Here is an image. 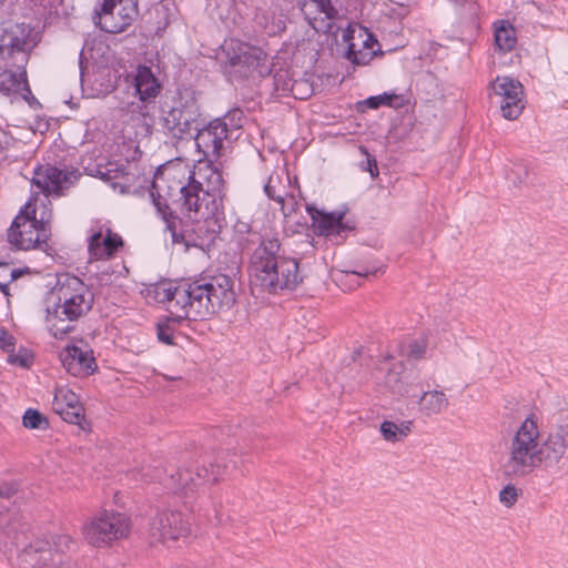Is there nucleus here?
<instances>
[{"label":"nucleus","instance_id":"obj_49","mask_svg":"<svg viewBox=\"0 0 568 568\" xmlns=\"http://www.w3.org/2000/svg\"><path fill=\"white\" fill-rule=\"evenodd\" d=\"M17 486L14 484H3L0 486V497L10 498L17 493Z\"/></svg>","mask_w":568,"mask_h":568},{"label":"nucleus","instance_id":"obj_21","mask_svg":"<svg viewBox=\"0 0 568 568\" xmlns=\"http://www.w3.org/2000/svg\"><path fill=\"white\" fill-rule=\"evenodd\" d=\"M62 363L67 371L74 376L92 374L97 368L92 351L82 349L75 345L65 348Z\"/></svg>","mask_w":568,"mask_h":568},{"label":"nucleus","instance_id":"obj_6","mask_svg":"<svg viewBox=\"0 0 568 568\" xmlns=\"http://www.w3.org/2000/svg\"><path fill=\"white\" fill-rule=\"evenodd\" d=\"M51 209L43 204V211L38 216L36 204L30 200L13 219L7 231L10 246L19 251L44 250L51 235Z\"/></svg>","mask_w":568,"mask_h":568},{"label":"nucleus","instance_id":"obj_53","mask_svg":"<svg viewBox=\"0 0 568 568\" xmlns=\"http://www.w3.org/2000/svg\"><path fill=\"white\" fill-rule=\"evenodd\" d=\"M353 274L358 275V276H367L369 274V272H353Z\"/></svg>","mask_w":568,"mask_h":568},{"label":"nucleus","instance_id":"obj_25","mask_svg":"<svg viewBox=\"0 0 568 568\" xmlns=\"http://www.w3.org/2000/svg\"><path fill=\"white\" fill-rule=\"evenodd\" d=\"M418 410L426 417L442 414L448 406V398L442 390H426L418 398Z\"/></svg>","mask_w":568,"mask_h":568},{"label":"nucleus","instance_id":"obj_35","mask_svg":"<svg viewBox=\"0 0 568 568\" xmlns=\"http://www.w3.org/2000/svg\"><path fill=\"white\" fill-rule=\"evenodd\" d=\"M22 423L24 427L30 429H45L49 426L44 415L32 408L26 410Z\"/></svg>","mask_w":568,"mask_h":568},{"label":"nucleus","instance_id":"obj_38","mask_svg":"<svg viewBox=\"0 0 568 568\" xmlns=\"http://www.w3.org/2000/svg\"><path fill=\"white\" fill-rule=\"evenodd\" d=\"M284 90H290L296 99H306L313 92L312 85L305 80H293L291 83H285Z\"/></svg>","mask_w":568,"mask_h":568},{"label":"nucleus","instance_id":"obj_22","mask_svg":"<svg viewBox=\"0 0 568 568\" xmlns=\"http://www.w3.org/2000/svg\"><path fill=\"white\" fill-rule=\"evenodd\" d=\"M306 210L320 235L341 234L348 230V226L343 222L345 215V212L343 211L325 213L324 211L311 205H307Z\"/></svg>","mask_w":568,"mask_h":568},{"label":"nucleus","instance_id":"obj_44","mask_svg":"<svg viewBox=\"0 0 568 568\" xmlns=\"http://www.w3.org/2000/svg\"><path fill=\"white\" fill-rule=\"evenodd\" d=\"M156 335L158 339L166 345H173V328L171 327L169 321L162 322L156 325Z\"/></svg>","mask_w":568,"mask_h":568},{"label":"nucleus","instance_id":"obj_39","mask_svg":"<svg viewBox=\"0 0 568 568\" xmlns=\"http://www.w3.org/2000/svg\"><path fill=\"white\" fill-rule=\"evenodd\" d=\"M521 494V489L508 484L499 491L498 499L505 507L510 508L517 503Z\"/></svg>","mask_w":568,"mask_h":568},{"label":"nucleus","instance_id":"obj_12","mask_svg":"<svg viewBox=\"0 0 568 568\" xmlns=\"http://www.w3.org/2000/svg\"><path fill=\"white\" fill-rule=\"evenodd\" d=\"M490 88L499 98L503 116L507 120H516L525 108L523 84L517 79L504 75L491 81Z\"/></svg>","mask_w":568,"mask_h":568},{"label":"nucleus","instance_id":"obj_13","mask_svg":"<svg viewBox=\"0 0 568 568\" xmlns=\"http://www.w3.org/2000/svg\"><path fill=\"white\" fill-rule=\"evenodd\" d=\"M301 11L308 24L322 33H335L336 22L342 20L331 0H300Z\"/></svg>","mask_w":568,"mask_h":568},{"label":"nucleus","instance_id":"obj_14","mask_svg":"<svg viewBox=\"0 0 568 568\" xmlns=\"http://www.w3.org/2000/svg\"><path fill=\"white\" fill-rule=\"evenodd\" d=\"M77 180L75 171L61 170L50 164L41 165L34 170L32 184L43 192L44 200L51 205L48 196L63 194V190L69 187Z\"/></svg>","mask_w":568,"mask_h":568},{"label":"nucleus","instance_id":"obj_23","mask_svg":"<svg viewBox=\"0 0 568 568\" xmlns=\"http://www.w3.org/2000/svg\"><path fill=\"white\" fill-rule=\"evenodd\" d=\"M133 87L139 100L151 104L154 103L162 89L159 79L146 65L138 67L133 75Z\"/></svg>","mask_w":568,"mask_h":568},{"label":"nucleus","instance_id":"obj_30","mask_svg":"<svg viewBox=\"0 0 568 568\" xmlns=\"http://www.w3.org/2000/svg\"><path fill=\"white\" fill-rule=\"evenodd\" d=\"M209 13L223 22H235L236 8L235 0H207Z\"/></svg>","mask_w":568,"mask_h":568},{"label":"nucleus","instance_id":"obj_24","mask_svg":"<svg viewBox=\"0 0 568 568\" xmlns=\"http://www.w3.org/2000/svg\"><path fill=\"white\" fill-rule=\"evenodd\" d=\"M404 364L402 362L393 364L387 368L384 383L393 393L404 397L415 396L413 389L417 387L413 382H407V377L403 376Z\"/></svg>","mask_w":568,"mask_h":568},{"label":"nucleus","instance_id":"obj_52","mask_svg":"<svg viewBox=\"0 0 568 568\" xmlns=\"http://www.w3.org/2000/svg\"><path fill=\"white\" fill-rule=\"evenodd\" d=\"M11 532H12V529H8L4 531V535L8 537V538H11L12 539V542H18V537L14 535L13 537H11Z\"/></svg>","mask_w":568,"mask_h":568},{"label":"nucleus","instance_id":"obj_37","mask_svg":"<svg viewBox=\"0 0 568 568\" xmlns=\"http://www.w3.org/2000/svg\"><path fill=\"white\" fill-rule=\"evenodd\" d=\"M357 32L356 39L361 41L362 50L376 51L379 50L378 41L366 28L359 26V28H354Z\"/></svg>","mask_w":568,"mask_h":568},{"label":"nucleus","instance_id":"obj_18","mask_svg":"<svg viewBox=\"0 0 568 568\" xmlns=\"http://www.w3.org/2000/svg\"><path fill=\"white\" fill-rule=\"evenodd\" d=\"M31 28L24 23H18L6 30L0 40V55L7 57L13 53H24L32 48Z\"/></svg>","mask_w":568,"mask_h":568},{"label":"nucleus","instance_id":"obj_55","mask_svg":"<svg viewBox=\"0 0 568 568\" xmlns=\"http://www.w3.org/2000/svg\"><path fill=\"white\" fill-rule=\"evenodd\" d=\"M216 520H217L219 524H222V518L220 517L219 514H216Z\"/></svg>","mask_w":568,"mask_h":568},{"label":"nucleus","instance_id":"obj_41","mask_svg":"<svg viewBox=\"0 0 568 568\" xmlns=\"http://www.w3.org/2000/svg\"><path fill=\"white\" fill-rule=\"evenodd\" d=\"M272 182H273V178H270L268 182L264 185V192L266 193V195L270 199H272V200L276 201L278 204H281V210L285 216L291 215L293 212V209H290V210L286 209L284 196L280 193H276L275 186L272 184Z\"/></svg>","mask_w":568,"mask_h":568},{"label":"nucleus","instance_id":"obj_7","mask_svg":"<svg viewBox=\"0 0 568 568\" xmlns=\"http://www.w3.org/2000/svg\"><path fill=\"white\" fill-rule=\"evenodd\" d=\"M200 110L192 94L174 98L161 106V124L172 136L183 139L192 135L199 125Z\"/></svg>","mask_w":568,"mask_h":568},{"label":"nucleus","instance_id":"obj_15","mask_svg":"<svg viewBox=\"0 0 568 568\" xmlns=\"http://www.w3.org/2000/svg\"><path fill=\"white\" fill-rule=\"evenodd\" d=\"M195 144L197 150L209 160H217L223 150V142L227 138V124L222 119H215L207 125L195 130Z\"/></svg>","mask_w":568,"mask_h":568},{"label":"nucleus","instance_id":"obj_20","mask_svg":"<svg viewBox=\"0 0 568 568\" xmlns=\"http://www.w3.org/2000/svg\"><path fill=\"white\" fill-rule=\"evenodd\" d=\"M130 9L126 7V12L114 9L103 1L100 12L95 18V24L101 30L108 33H120L124 31L136 19L131 16Z\"/></svg>","mask_w":568,"mask_h":568},{"label":"nucleus","instance_id":"obj_3","mask_svg":"<svg viewBox=\"0 0 568 568\" xmlns=\"http://www.w3.org/2000/svg\"><path fill=\"white\" fill-rule=\"evenodd\" d=\"M163 175L172 181L170 190L181 194L182 207L194 219H219L222 211L220 191L223 185L222 173L207 162H199L193 169L174 164L165 169Z\"/></svg>","mask_w":568,"mask_h":568},{"label":"nucleus","instance_id":"obj_51","mask_svg":"<svg viewBox=\"0 0 568 568\" xmlns=\"http://www.w3.org/2000/svg\"><path fill=\"white\" fill-rule=\"evenodd\" d=\"M256 20H257L258 24L267 28V19H266V16L264 14V12L256 13Z\"/></svg>","mask_w":568,"mask_h":568},{"label":"nucleus","instance_id":"obj_46","mask_svg":"<svg viewBox=\"0 0 568 568\" xmlns=\"http://www.w3.org/2000/svg\"><path fill=\"white\" fill-rule=\"evenodd\" d=\"M53 545L57 551H64L71 549L74 545V540L69 535L62 534L53 539Z\"/></svg>","mask_w":568,"mask_h":568},{"label":"nucleus","instance_id":"obj_27","mask_svg":"<svg viewBox=\"0 0 568 568\" xmlns=\"http://www.w3.org/2000/svg\"><path fill=\"white\" fill-rule=\"evenodd\" d=\"M154 206L158 212L161 214L163 221L165 222V229L170 231L172 241L174 243H181L184 240V236L178 232L179 219L174 215L173 211L170 206L161 199V196L153 197Z\"/></svg>","mask_w":568,"mask_h":568},{"label":"nucleus","instance_id":"obj_26","mask_svg":"<svg viewBox=\"0 0 568 568\" xmlns=\"http://www.w3.org/2000/svg\"><path fill=\"white\" fill-rule=\"evenodd\" d=\"M496 48L501 52L511 51L517 43L516 30L507 20H499L494 24Z\"/></svg>","mask_w":568,"mask_h":568},{"label":"nucleus","instance_id":"obj_45","mask_svg":"<svg viewBox=\"0 0 568 568\" xmlns=\"http://www.w3.org/2000/svg\"><path fill=\"white\" fill-rule=\"evenodd\" d=\"M359 151L366 156L365 162H362V170L369 172L373 179L377 178L379 172L375 156L368 153L364 146L359 148Z\"/></svg>","mask_w":568,"mask_h":568},{"label":"nucleus","instance_id":"obj_32","mask_svg":"<svg viewBox=\"0 0 568 568\" xmlns=\"http://www.w3.org/2000/svg\"><path fill=\"white\" fill-rule=\"evenodd\" d=\"M27 272L28 268H16L9 263L0 262V291L9 295V285Z\"/></svg>","mask_w":568,"mask_h":568},{"label":"nucleus","instance_id":"obj_54","mask_svg":"<svg viewBox=\"0 0 568 568\" xmlns=\"http://www.w3.org/2000/svg\"><path fill=\"white\" fill-rule=\"evenodd\" d=\"M277 29H280V27H277ZM274 32H276V28H271L268 31V33H274Z\"/></svg>","mask_w":568,"mask_h":568},{"label":"nucleus","instance_id":"obj_36","mask_svg":"<svg viewBox=\"0 0 568 568\" xmlns=\"http://www.w3.org/2000/svg\"><path fill=\"white\" fill-rule=\"evenodd\" d=\"M365 102L371 109H377L381 105L397 106L402 104L403 98L394 93H384L381 95L371 97Z\"/></svg>","mask_w":568,"mask_h":568},{"label":"nucleus","instance_id":"obj_48","mask_svg":"<svg viewBox=\"0 0 568 568\" xmlns=\"http://www.w3.org/2000/svg\"><path fill=\"white\" fill-rule=\"evenodd\" d=\"M12 140V135L0 126V151L7 149L11 144Z\"/></svg>","mask_w":568,"mask_h":568},{"label":"nucleus","instance_id":"obj_17","mask_svg":"<svg viewBox=\"0 0 568 568\" xmlns=\"http://www.w3.org/2000/svg\"><path fill=\"white\" fill-rule=\"evenodd\" d=\"M123 246L122 237L110 229L102 227L93 232L88 240V252L91 260H109Z\"/></svg>","mask_w":568,"mask_h":568},{"label":"nucleus","instance_id":"obj_50","mask_svg":"<svg viewBox=\"0 0 568 568\" xmlns=\"http://www.w3.org/2000/svg\"><path fill=\"white\" fill-rule=\"evenodd\" d=\"M10 361L12 363H17L19 364L20 366H23V367H27L28 366V359L27 358H23V357H20L19 355L17 356H10Z\"/></svg>","mask_w":568,"mask_h":568},{"label":"nucleus","instance_id":"obj_2","mask_svg":"<svg viewBox=\"0 0 568 568\" xmlns=\"http://www.w3.org/2000/svg\"><path fill=\"white\" fill-rule=\"evenodd\" d=\"M566 457L568 426H559L542 438L536 418L530 415L511 436L501 469L509 479L525 478L539 468L557 466Z\"/></svg>","mask_w":568,"mask_h":568},{"label":"nucleus","instance_id":"obj_47","mask_svg":"<svg viewBox=\"0 0 568 568\" xmlns=\"http://www.w3.org/2000/svg\"><path fill=\"white\" fill-rule=\"evenodd\" d=\"M0 347L6 352H12L14 348V337L2 327H0Z\"/></svg>","mask_w":568,"mask_h":568},{"label":"nucleus","instance_id":"obj_10","mask_svg":"<svg viewBox=\"0 0 568 568\" xmlns=\"http://www.w3.org/2000/svg\"><path fill=\"white\" fill-rule=\"evenodd\" d=\"M130 532L129 518L115 511H103L83 528L88 542L95 547L125 538Z\"/></svg>","mask_w":568,"mask_h":568},{"label":"nucleus","instance_id":"obj_28","mask_svg":"<svg viewBox=\"0 0 568 568\" xmlns=\"http://www.w3.org/2000/svg\"><path fill=\"white\" fill-rule=\"evenodd\" d=\"M40 554L39 559L36 561V568H78V565L71 561H57L51 552V549H44L30 545L27 549V555Z\"/></svg>","mask_w":568,"mask_h":568},{"label":"nucleus","instance_id":"obj_19","mask_svg":"<svg viewBox=\"0 0 568 568\" xmlns=\"http://www.w3.org/2000/svg\"><path fill=\"white\" fill-rule=\"evenodd\" d=\"M354 28H359L357 23H348L346 28H343L342 20L336 22L335 33H331L335 38L337 32H342V41L347 43L346 58L352 63L357 65H366L376 55V51L362 50L361 41L356 39L357 32Z\"/></svg>","mask_w":568,"mask_h":568},{"label":"nucleus","instance_id":"obj_29","mask_svg":"<svg viewBox=\"0 0 568 568\" xmlns=\"http://www.w3.org/2000/svg\"><path fill=\"white\" fill-rule=\"evenodd\" d=\"M413 422L404 420L396 424L390 420H384L381 424V434L386 442L397 443L406 438L412 432Z\"/></svg>","mask_w":568,"mask_h":568},{"label":"nucleus","instance_id":"obj_1","mask_svg":"<svg viewBox=\"0 0 568 568\" xmlns=\"http://www.w3.org/2000/svg\"><path fill=\"white\" fill-rule=\"evenodd\" d=\"M156 302L166 304L174 321L207 320L235 303L234 280L226 274L206 275L179 283L161 282L153 288Z\"/></svg>","mask_w":568,"mask_h":568},{"label":"nucleus","instance_id":"obj_33","mask_svg":"<svg viewBox=\"0 0 568 568\" xmlns=\"http://www.w3.org/2000/svg\"><path fill=\"white\" fill-rule=\"evenodd\" d=\"M152 104L149 102H142L139 100V102L131 101L125 104H123L119 109L120 116L123 119V121L126 124H130L132 121H134L136 118L143 115V112L148 109H150Z\"/></svg>","mask_w":568,"mask_h":568},{"label":"nucleus","instance_id":"obj_11","mask_svg":"<svg viewBox=\"0 0 568 568\" xmlns=\"http://www.w3.org/2000/svg\"><path fill=\"white\" fill-rule=\"evenodd\" d=\"M190 532V517L179 510L158 513L150 527L151 537L163 544L174 542L180 538H185Z\"/></svg>","mask_w":568,"mask_h":568},{"label":"nucleus","instance_id":"obj_31","mask_svg":"<svg viewBox=\"0 0 568 568\" xmlns=\"http://www.w3.org/2000/svg\"><path fill=\"white\" fill-rule=\"evenodd\" d=\"M0 89L9 94L11 91H26L28 94H31V90L26 79V72L21 74L13 73H4L1 77Z\"/></svg>","mask_w":568,"mask_h":568},{"label":"nucleus","instance_id":"obj_40","mask_svg":"<svg viewBox=\"0 0 568 568\" xmlns=\"http://www.w3.org/2000/svg\"><path fill=\"white\" fill-rule=\"evenodd\" d=\"M528 176V168L525 163L516 162L507 172L506 179L514 185H520Z\"/></svg>","mask_w":568,"mask_h":568},{"label":"nucleus","instance_id":"obj_4","mask_svg":"<svg viewBox=\"0 0 568 568\" xmlns=\"http://www.w3.org/2000/svg\"><path fill=\"white\" fill-rule=\"evenodd\" d=\"M281 244L276 237H263L250 258L252 285L268 293L295 290L302 282L298 262L280 254Z\"/></svg>","mask_w":568,"mask_h":568},{"label":"nucleus","instance_id":"obj_34","mask_svg":"<svg viewBox=\"0 0 568 568\" xmlns=\"http://www.w3.org/2000/svg\"><path fill=\"white\" fill-rule=\"evenodd\" d=\"M154 106L151 105L150 109L143 112V115L136 118L130 124L135 128L136 136H150L152 134L153 125H154V115H153Z\"/></svg>","mask_w":568,"mask_h":568},{"label":"nucleus","instance_id":"obj_5","mask_svg":"<svg viewBox=\"0 0 568 568\" xmlns=\"http://www.w3.org/2000/svg\"><path fill=\"white\" fill-rule=\"evenodd\" d=\"M52 294L57 302L47 307L45 323L53 337L62 338L92 308L94 296L82 280L69 274L58 278Z\"/></svg>","mask_w":568,"mask_h":568},{"label":"nucleus","instance_id":"obj_9","mask_svg":"<svg viewBox=\"0 0 568 568\" xmlns=\"http://www.w3.org/2000/svg\"><path fill=\"white\" fill-rule=\"evenodd\" d=\"M227 466L220 464L211 465L209 470L205 465L200 467L197 463L186 464L184 467L171 474L164 481V486L172 490L174 494L184 497H191L196 493L205 483H215Z\"/></svg>","mask_w":568,"mask_h":568},{"label":"nucleus","instance_id":"obj_8","mask_svg":"<svg viewBox=\"0 0 568 568\" xmlns=\"http://www.w3.org/2000/svg\"><path fill=\"white\" fill-rule=\"evenodd\" d=\"M225 53V70L229 74L246 78L253 72L263 75L268 72L264 64L265 54L262 50L237 40H230L223 44Z\"/></svg>","mask_w":568,"mask_h":568},{"label":"nucleus","instance_id":"obj_43","mask_svg":"<svg viewBox=\"0 0 568 568\" xmlns=\"http://www.w3.org/2000/svg\"><path fill=\"white\" fill-rule=\"evenodd\" d=\"M426 347L427 344L425 339H417L408 345L407 351L403 352V355L407 356L408 358L418 359L424 356Z\"/></svg>","mask_w":568,"mask_h":568},{"label":"nucleus","instance_id":"obj_16","mask_svg":"<svg viewBox=\"0 0 568 568\" xmlns=\"http://www.w3.org/2000/svg\"><path fill=\"white\" fill-rule=\"evenodd\" d=\"M52 409L61 416V418L70 424L79 425L81 428L84 420V409L79 400L78 395L69 388H57L52 400Z\"/></svg>","mask_w":568,"mask_h":568},{"label":"nucleus","instance_id":"obj_42","mask_svg":"<svg viewBox=\"0 0 568 568\" xmlns=\"http://www.w3.org/2000/svg\"><path fill=\"white\" fill-rule=\"evenodd\" d=\"M105 3L126 12V7L130 9L132 17L136 18L139 14L138 0H104Z\"/></svg>","mask_w":568,"mask_h":568}]
</instances>
